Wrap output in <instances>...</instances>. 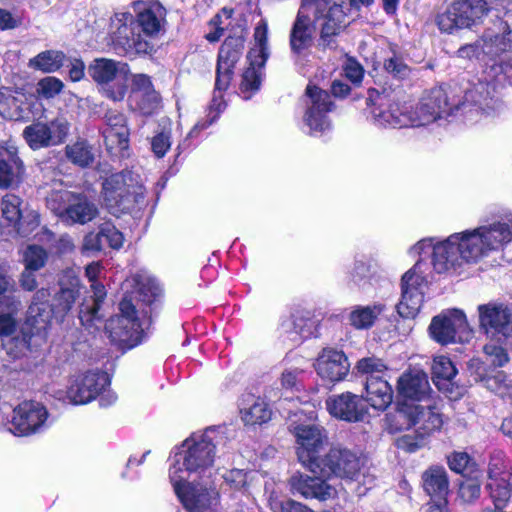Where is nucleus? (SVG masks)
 I'll return each instance as SVG.
<instances>
[{
	"label": "nucleus",
	"mask_w": 512,
	"mask_h": 512,
	"mask_svg": "<svg viewBox=\"0 0 512 512\" xmlns=\"http://www.w3.org/2000/svg\"><path fill=\"white\" fill-rule=\"evenodd\" d=\"M224 479L232 488L240 490L247 484L248 473L241 469H233L224 475Z\"/></svg>",
	"instance_id": "obj_63"
},
{
	"label": "nucleus",
	"mask_w": 512,
	"mask_h": 512,
	"mask_svg": "<svg viewBox=\"0 0 512 512\" xmlns=\"http://www.w3.org/2000/svg\"><path fill=\"white\" fill-rule=\"evenodd\" d=\"M390 432L396 433L414 428L418 438L439 431L443 425L441 414L435 407L420 404H403L389 416Z\"/></svg>",
	"instance_id": "obj_12"
},
{
	"label": "nucleus",
	"mask_w": 512,
	"mask_h": 512,
	"mask_svg": "<svg viewBox=\"0 0 512 512\" xmlns=\"http://www.w3.org/2000/svg\"><path fill=\"white\" fill-rule=\"evenodd\" d=\"M269 56L268 22L261 19L254 28L253 46L247 55L249 66L243 72L240 83V93L245 100L260 89L262 70Z\"/></svg>",
	"instance_id": "obj_15"
},
{
	"label": "nucleus",
	"mask_w": 512,
	"mask_h": 512,
	"mask_svg": "<svg viewBox=\"0 0 512 512\" xmlns=\"http://www.w3.org/2000/svg\"><path fill=\"white\" fill-rule=\"evenodd\" d=\"M511 41L512 31L509 25L497 18L478 40L461 46L457 50V56L470 61L486 62L507 50Z\"/></svg>",
	"instance_id": "obj_13"
},
{
	"label": "nucleus",
	"mask_w": 512,
	"mask_h": 512,
	"mask_svg": "<svg viewBox=\"0 0 512 512\" xmlns=\"http://www.w3.org/2000/svg\"><path fill=\"white\" fill-rule=\"evenodd\" d=\"M493 89L491 83L478 81L473 88L466 90L461 107L450 103L446 91L441 88H433L425 94L419 104L413 111L407 107V117L392 122L394 125H408V127L425 126L443 117L452 114L453 109H465L467 103L473 105L479 104L482 100L488 98Z\"/></svg>",
	"instance_id": "obj_5"
},
{
	"label": "nucleus",
	"mask_w": 512,
	"mask_h": 512,
	"mask_svg": "<svg viewBox=\"0 0 512 512\" xmlns=\"http://www.w3.org/2000/svg\"><path fill=\"white\" fill-rule=\"evenodd\" d=\"M129 72V66L126 63L105 58L96 59L89 67L90 76L102 85L120 78L126 80Z\"/></svg>",
	"instance_id": "obj_37"
},
{
	"label": "nucleus",
	"mask_w": 512,
	"mask_h": 512,
	"mask_svg": "<svg viewBox=\"0 0 512 512\" xmlns=\"http://www.w3.org/2000/svg\"><path fill=\"white\" fill-rule=\"evenodd\" d=\"M51 421L47 408L36 401H24L13 409L8 430L15 436H30L44 432Z\"/></svg>",
	"instance_id": "obj_24"
},
{
	"label": "nucleus",
	"mask_w": 512,
	"mask_h": 512,
	"mask_svg": "<svg viewBox=\"0 0 512 512\" xmlns=\"http://www.w3.org/2000/svg\"><path fill=\"white\" fill-rule=\"evenodd\" d=\"M483 352L488 362L494 367H502L509 361L506 350L496 344L489 343L483 347Z\"/></svg>",
	"instance_id": "obj_57"
},
{
	"label": "nucleus",
	"mask_w": 512,
	"mask_h": 512,
	"mask_svg": "<svg viewBox=\"0 0 512 512\" xmlns=\"http://www.w3.org/2000/svg\"><path fill=\"white\" fill-rule=\"evenodd\" d=\"M468 368L471 375H474V380L484 382L486 388L493 393L502 398L512 396V385L504 372L498 371L492 376L487 375L486 368L479 359L470 360Z\"/></svg>",
	"instance_id": "obj_35"
},
{
	"label": "nucleus",
	"mask_w": 512,
	"mask_h": 512,
	"mask_svg": "<svg viewBox=\"0 0 512 512\" xmlns=\"http://www.w3.org/2000/svg\"><path fill=\"white\" fill-rule=\"evenodd\" d=\"M481 483L474 478L462 481L459 485L458 496L465 503H472L479 498Z\"/></svg>",
	"instance_id": "obj_56"
},
{
	"label": "nucleus",
	"mask_w": 512,
	"mask_h": 512,
	"mask_svg": "<svg viewBox=\"0 0 512 512\" xmlns=\"http://www.w3.org/2000/svg\"><path fill=\"white\" fill-rule=\"evenodd\" d=\"M385 310L386 306L382 303L356 306L349 315L350 324L356 329H369Z\"/></svg>",
	"instance_id": "obj_43"
},
{
	"label": "nucleus",
	"mask_w": 512,
	"mask_h": 512,
	"mask_svg": "<svg viewBox=\"0 0 512 512\" xmlns=\"http://www.w3.org/2000/svg\"><path fill=\"white\" fill-rule=\"evenodd\" d=\"M385 70L395 77L403 78L408 75L409 68L400 56L393 55L384 62Z\"/></svg>",
	"instance_id": "obj_60"
},
{
	"label": "nucleus",
	"mask_w": 512,
	"mask_h": 512,
	"mask_svg": "<svg viewBox=\"0 0 512 512\" xmlns=\"http://www.w3.org/2000/svg\"><path fill=\"white\" fill-rule=\"evenodd\" d=\"M134 17L129 12L115 13L110 22V39L118 55L134 57L148 54L153 45L134 32Z\"/></svg>",
	"instance_id": "obj_19"
},
{
	"label": "nucleus",
	"mask_w": 512,
	"mask_h": 512,
	"mask_svg": "<svg viewBox=\"0 0 512 512\" xmlns=\"http://www.w3.org/2000/svg\"><path fill=\"white\" fill-rule=\"evenodd\" d=\"M371 117L375 125L383 128H403L408 125H394L392 122L397 121L403 117H407V106H400L399 104H391L384 107L382 103L374 106L371 109Z\"/></svg>",
	"instance_id": "obj_41"
},
{
	"label": "nucleus",
	"mask_w": 512,
	"mask_h": 512,
	"mask_svg": "<svg viewBox=\"0 0 512 512\" xmlns=\"http://www.w3.org/2000/svg\"><path fill=\"white\" fill-rule=\"evenodd\" d=\"M79 296V280L73 276L68 287H64L61 281V290L56 295L54 306V314L63 317L74 305Z\"/></svg>",
	"instance_id": "obj_45"
},
{
	"label": "nucleus",
	"mask_w": 512,
	"mask_h": 512,
	"mask_svg": "<svg viewBox=\"0 0 512 512\" xmlns=\"http://www.w3.org/2000/svg\"><path fill=\"white\" fill-rule=\"evenodd\" d=\"M128 282L133 284L139 300L149 306L147 311L151 314V305L161 295V288L156 280L144 274H135Z\"/></svg>",
	"instance_id": "obj_42"
},
{
	"label": "nucleus",
	"mask_w": 512,
	"mask_h": 512,
	"mask_svg": "<svg viewBox=\"0 0 512 512\" xmlns=\"http://www.w3.org/2000/svg\"><path fill=\"white\" fill-rule=\"evenodd\" d=\"M424 491L434 500H447L449 481L445 468L432 466L422 474Z\"/></svg>",
	"instance_id": "obj_39"
},
{
	"label": "nucleus",
	"mask_w": 512,
	"mask_h": 512,
	"mask_svg": "<svg viewBox=\"0 0 512 512\" xmlns=\"http://www.w3.org/2000/svg\"><path fill=\"white\" fill-rule=\"evenodd\" d=\"M24 173V164L13 144L0 147V189L18 186Z\"/></svg>",
	"instance_id": "obj_33"
},
{
	"label": "nucleus",
	"mask_w": 512,
	"mask_h": 512,
	"mask_svg": "<svg viewBox=\"0 0 512 512\" xmlns=\"http://www.w3.org/2000/svg\"><path fill=\"white\" fill-rule=\"evenodd\" d=\"M493 89L491 83L478 81L473 88L466 90L461 107L450 103L446 91L441 88H433L425 94L419 104L413 111L407 107V117L392 122L394 125H408V127L425 126L443 117L452 114L453 109H465L467 103L473 105L479 104L482 100L488 98Z\"/></svg>",
	"instance_id": "obj_6"
},
{
	"label": "nucleus",
	"mask_w": 512,
	"mask_h": 512,
	"mask_svg": "<svg viewBox=\"0 0 512 512\" xmlns=\"http://www.w3.org/2000/svg\"><path fill=\"white\" fill-rule=\"evenodd\" d=\"M0 115L9 120H18L21 117L19 100L7 87L0 88Z\"/></svg>",
	"instance_id": "obj_49"
},
{
	"label": "nucleus",
	"mask_w": 512,
	"mask_h": 512,
	"mask_svg": "<svg viewBox=\"0 0 512 512\" xmlns=\"http://www.w3.org/2000/svg\"><path fill=\"white\" fill-rule=\"evenodd\" d=\"M315 412L297 410L289 413V430L293 433L297 444V455L300 462L309 471H319V452L323 448L326 436L324 430L313 422Z\"/></svg>",
	"instance_id": "obj_10"
},
{
	"label": "nucleus",
	"mask_w": 512,
	"mask_h": 512,
	"mask_svg": "<svg viewBox=\"0 0 512 512\" xmlns=\"http://www.w3.org/2000/svg\"><path fill=\"white\" fill-rule=\"evenodd\" d=\"M5 305L7 312L0 314V336L3 338L5 346H10L9 353L14 357L23 355L31 349V340L33 331L28 323H25L19 331L16 329V321L13 316L21 305V302L15 298L6 297L0 301V306Z\"/></svg>",
	"instance_id": "obj_22"
},
{
	"label": "nucleus",
	"mask_w": 512,
	"mask_h": 512,
	"mask_svg": "<svg viewBox=\"0 0 512 512\" xmlns=\"http://www.w3.org/2000/svg\"><path fill=\"white\" fill-rule=\"evenodd\" d=\"M50 209L70 224H86L98 215L97 206L81 193L55 191L47 198Z\"/></svg>",
	"instance_id": "obj_17"
},
{
	"label": "nucleus",
	"mask_w": 512,
	"mask_h": 512,
	"mask_svg": "<svg viewBox=\"0 0 512 512\" xmlns=\"http://www.w3.org/2000/svg\"><path fill=\"white\" fill-rule=\"evenodd\" d=\"M493 89L491 83L478 81L473 88L466 90L461 107L450 103L446 91L441 88H433L425 94L419 104L413 111L407 107V117L392 122L394 125H408V127L425 126L443 117L452 114L453 109H465L467 103L473 105L479 104L482 100L488 98Z\"/></svg>",
	"instance_id": "obj_4"
},
{
	"label": "nucleus",
	"mask_w": 512,
	"mask_h": 512,
	"mask_svg": "<svg viewBox=\"0 0 512 512\" xmlns=\"http://www.w3.org/2000/svg\"><path fill=\"white\" fill-rule=\"evenodd\" d=\"M1 223L11 231L25 235L38 227L40 220L36 210L28 207L16 194L6 193L1 199Z\"/></svg>",
	"instance_id": "obj_25"
},
{
	"label": "nucleus",
	"mask_w": 512,
	"mask_h": 512,
	"mask_svg": "<svg viewBox=\"0 0 512 512\" xmlns=\"http://www.w3.org/2000/svg\"><path fill=\"white\" fill-rule=\"evenodd\" d=\"M480 329L487 337L502 342L512 336V312L502 303H488L478 307Z\"/></svg>",
	"instance_id": "obj_27"
},
{
	"label": "nucleus",
	"mask_w": 512,
	"mask_h": 512,
	"mask_svg": "<svg viewBox=\"0 0 512 512\" xmlns=\"http://www.w3.org/2000/svg\"><path fill=\"white\" fill-rule=\"evenodd\" d=\"M102 266L99 262H93L87 265L85 274L91 282V290L93 295L89 301L80 305L79 319L85 326H92L95 320H98L100 305L106 297V290L104 285L98 281L102 273Z\"/></svg>",
	"instance_id": "obj_29"
},
{
	"label": "nucleus",
	"mask_w": 512,
	"mask_h": 512,
	"mask_svg": "<svg viewBox=\"0 0 512 512\" xmlns=\"http://www.w3.org/2000/svg\"><path fill=\"white\" fill-rule=\"evenodd\" d=\"M173 490L187 512H217L219 493L212 476L170 481Z\"/></svg>",
	"instance_id": "obj_14"
},
{
	"label": "nucleus",
	"mask_w": 512,
	"mask_h": 512,
	"mask_svg": "<svg viewBox=\"0 0 512 512\" xmlns=\"http://www.w3.org/2000/svg\"><path fill=\"white\" fill-rule=\"evenodd\" d=\"M101 196L108 211L119 216L144 204L145 188L138 174L124 170L103 179Z\"/></svg>",
	"instance_id": "obj_9"
},
{
	"label": "nucleus",
	"mask_w": 512,
	"mask_h": 512,
	"mask_svg": "<svg viewBox=\"0 0 512 512\" xmlns=\"http://www.w3.org/2000/svg\"><path fill=\"white\" fill-rule=\"evenodd\" d=\"M428 266L419 260L408 270L401 280V299L397 312L403 318H415L424 302L427 287L426 271Z\"/></svg>",
	"instance_id": "obj_21"
},
{
	"label": "nucleus",
	"mask_w": 512,
	"mask_h": 512,
	"mask_svg": "<svg viewBox=\"0 0 512 512\" xmlns=\"http://www.w3.org/2000/svg\"><path fill=\"white\" fill-rule=\"evenodd\" d=\"M151 322L147 310H143L140 316L131 299L124 297L119 303V313L106 322L105 328L113 342L130 349L142 342Z\"/></svg>",
	"instance_id": "obj_11"
},
{
	"label": "nucleus",
	"mask_w": 512,
	"mask_h": 512,
	"mask_svg": "<svg viewBox=\"0 0 512 512\" xmlns=\"http://www.w3.org/2000/svg\"><path fill=\"white\" fill-rule=\"evenodd\" d=\"M490 482L512 481V467L501 455H495L489 463Z\"/></svg>",
	"instance_id": "obj_51"
},
{
	"label": "nucleus",
	"mask_w": 512,
	"mask_h": 512,
	"mask_svg": "<svg viewBox=\"0 0 512 512\" xmlns=\"http://www.w3.org/2000/svg\"><path fill=\"white\" fill-rule=\"evenodd\" d=\"M470 457L466 452H454L448 456V465L456 473H463L468 467Z\"/></svg>",
	"instance_id": "obj_64"
},
{
	"label": "nucleus",
	"mask_w": 512,
	"mask_h": 512,
	"mask_svg": "<svg viewBox=\"0 0 512 512\" xmlns=\"http://www.w3.org/2000/svg\"><path fill=\"white\" fill-rule=\"evenodd\" d=\"M302 131L312 137H322L332 130L328 113L334 109L330 94L316 86L308 85L303 98Z\"/></svg>",
	"instance_id": "obj_16"
},
{
	"label": "nucleus",
	"mask_w": 512,
	"mask_h": 512,
	"mask_svg": "<svg viewBox=\"0 0 512 512\" xmlns=\"http://www.w3.org/2000/svg\"><path fill=\"white\" fill-rule=\"evenodd\" d=\"M326 406L330 415L350 423L362 421L367 413L361 397L351 392L329 397Z\"/></svg>",
	"instance_id": "obj_31"
},
{
	"label": "nucleus",
	"mask_w": 512,
	"mask_h": 512,
	"mask_svg": "<svg viewBox=\"0 0 512 512\" xmlns=\"http://www.w3.org/2000/svg\"><path fill=\"white\" fill-rule=\"evenodd\" d=\"M429 389L428 377L422 371L404 373L398 380V391L406 398L421 400Z\"/></svg>",
	"instance_id": "obj_40"
},
{
	"label": "nucleus",
	"mask_w": 512,
	"mask_h": 512,
	"mask_svg": "<svg viewBox=\"0 0 512 512\" xmlns=\"http://www.w3.org/2000/svg\"><path fill=\"white\" fill-rule=\"evenodd\" d=\"M137 21L142 31L148 36H154L159 33L162 23L161 7L155 5L140 12Z\"/></svg>",
	"instance_id": "obj_48"
},
{
	"label": "nucleus",
	"mask_w": 512,
	"mask_h": 512,
	"mask_svg": "<svg viewBox=\"0 0 512 512\" xmlns=\"http://www.w3.org/2000/svg\"><path fill=\"white\" fill-rule=\"evenodd\" d=\"M63 87L64 84L60 79L47 76L38 82L36 91L42 98L51 99L58 95Z\"/></svg>",
	"instance_id": "obj_55"
},
{
	"label": "nucleus",
	"mask_w": 512,
	"mask_h": 512,
	"mask_svg": "<svg viewBox=\"0 0 512 512\" xmlns=\"http://www.w3.org/2000/svg\"><path fill=\"white\" fill-rule=\"evenodd\" d=\"M105 127L102 130L104 144L110 153L115 155L127 150L129 145V129L124 114L109 110L105 114Z\"/></svg>",
	"instance_id": "obj_30"
},
{
	"label": "nucleus",
	"mask_w": 512,
	"mask_h": 512,
	"mask_svg": "<svg viewBox=\"0 0 512 512\" xmlns=\"http://www.w3.org/2000/svg\"><path fill=\"white\" fill-rule=\"evenodd\" d=\"M300 368H287L281 374V385L285 389L299 390L300 386V375L302 374Z\"/></svg>",
	"instance_id": "obj_61"
},
{
	"label": "nucleus",
	"mask_w": 512,
	"mask_h": 512,
	"mask_svg": "<svg viewBox=\"0 0 512 512\" xmlns=\"http://www.w3.org/2000/svg\"><path fill=\"white\" fill-rule=\"evenodd\" d=\"M64 59L65 55L62 52L47 50L31 58L29 67L44 73H52L64 65Z\"/></svg>",
	"instance_id": "obj_46"
},
{
	"label": "nucleus",
	"mask_w": 512,
	"mask_h": 512,
	"mask_svg": "<svg viewBox=\"0 0 512 512\" xmlns=\"http://www.w3.org/2000/svg\"><path fill=\"white\" fill-rule=\"evenodd\" d=\"M314 368L323 381L336 383L344 380L348 375L350 363L342 350L326 347L318 354Z\"/></svg>",
	"instance_id": "obj_28"
},
{
	"label": "nucleus",
	"mask_w": 512,
	"mask_h": 512,
	"mask_svg": "<svg viewBox=\"0 0 512 512\" xmlns=\"http://www.w3.org/2000/svg\"><path fill=\"white\" fill-rule=\"evenodd\" d=\"M310 15L320 26L319 45L323 48H334L335 36L346 26V14L342 5L336 1L302 0L290 33V47L296 54H301L312 44L314 27Z\"/></svg>",
	"instance_id": "obj_2"
},
{
	"label": "nucleus",
	"mask_w": 512,
	"mask_h": 512,
	"mask_svg": "<svg viewBox=\"0 0 512 512\" xmlns=\"http://www.w3.org/2000/svg\"><path fill=\"white\" fill-rule=\"evenodd\" d=\"M126 80H122V78L117 80L115 85H112L111 82L102 86L103 93L106 97L112 99L113 101H121L124 99L126 94Z\"/></svg>",
	"instance_id": "obj_62"
},
{
	"label": "nucleus",
	"mask_w": 512,
	"mask_h": 512,
	"mask_svg": "<svg viewBox=\"0 0 512 512\" xmlns=\"http://www.w3.org/2000/svg\"><path fill=\"white\" fill-rule=\"evenodd\" d=\"M221 439L220 432L215 428L192 433L171 452L169 481H188L191 478L212 476L216 447Z\"/></svg>",
	"instance_id": "obj_3"
},
{
	"label": "nucleus",
	"mask_w": 512,
	"mask_h": 512,
	"mask_svg": "<svg viewBox=\"0 0 512 512\" xmlns=\"http://www.w3.org/2000/svg\"><path fill=\"white\" fill-rule=\"evenodd\" d=\"M101 229L105 246L113 249L122 247L124 241L123 234L113 224L105 222L101 224Z\"/></svg>",
	"instance_id": "obj_58"
},
{
	"label": "nucleus",
	"mask_w": 512,
	"mask_h": 512,
	"mask_svg": "<svg viewBox=\"0 0 512 512\" xmlns=\"http://www.w3.org/2000/svg\"><path fill=\"white\" fill-rule=\"evenodd\" d=\"M65 156L69 162L80 168L90 167L95 161V152L86 140H78L65 147Z\"/></svg>",
	"instance_id": "obj_44"
},
{
	"label": "nucleus",
	"mask_w": 512,
	"mask_h": 512,
	"mask_svg": "<svg viewBox=\"0 0 512 512\" xmlns=\"http://www.w3.org/2000/svg\"><path fill=\"white\" fill-rule=\"evenodd\" d=\"M289 483L294 495L298 494L306 499L325 501L336 494L333 486L317 476L296 473L290 478Z\"/></svg>",
	"instance_id": "obj_32"
},
{
	"label": "nucleus",
	"mask_w": 512,
	"mask_h": 512,
	"mask_svg": "<svg viewBox=\"0 0 512 512\" xmlns=\"http://www.w3.org/2000/svg\"><path fill=\"white\" fill-rule=\"evenodd\" d=\"M428 331L430 337L441 345L467 343L473 337L466 315L459 309H447L434 316Z\"/></svg>",
	"instance_id": "obj_20"
},
{
	"label": "nucleus",
	"mask_w": 512,
	"mask_h": 512,
	"mask_svg": "<svg viewBox=\"0 0 512 512\" xmlns=\"http://www.w3.org/2000/svg\"><path fill=\"white\" fill-rule=\"evenodd\" d=\"M129 105L131 109L138 111L142 115L150 116L159 108L160 96L156 91L147 93L131 92Z\"/></svg>",
	"instance_id": "obj_47"
},
{
	"label": "nucleus",
	"mask_w": 512,
	"mask_h": 512,
	"mask_svg": "<svg viewBox=\"0 0 512 512\" xmlns=\"http://www.w3.org/2000/svg\"><path fill=\"white\" fill-rule=\"evenodd\" d=\"M490 8L485 0H456L437 17L442 32L453 33L482 23Z\"/></svg>",
	"instance_id": "obj_18"
},
{
	"label": "nucleus",
	"mask_w": 512,
	"mask_h": 512,
	"mask_svg": "<svg viewBox=\"0 0 512 512\" xmlns=\"http://www.w3.org/2000/svg\"><path fill=\"white\" fill-rule=\"evenodd\" d=\"M490 496L497 508H505L512 497V481L490 482Z\"/></svg>",
	"instance_id": "obj_52"
},
{
	"label": "nucleus",
	"mask_w": 512,
	"mask_h": 512,
	"mask_svg": "<svg viewBox=\"0 0 512 512\" xmlns=\"http://www.w3.org/2000/svg\"><path fill=\"white\" fill-rule=\"evenodd\" d=\"M54 314V306L51 307L46 302H32L28 309V320L26 323L32 326L38 325L37 329L44 327Z\"/></svg>",
	"instance_id": "obj_50"
},
{
	"label": "nucleus",
	"mask_w": 512,
	"mask_h": 512,
	"mask_svg": "<svg viewBox=\"0 0 512 512\" xmlns=\"http://www.w3.org/2000/svg\"><path fill=\"white\" fill-rule=\"evenodd\" d=\"M69 130V122L64 117H56L50 121L32 122L23 129L22 137L28 147L36 151L64 143Z\"/></svg>",
	"instance_id": "obj_23"
},
{
	"label": "nucleus",
	"mask_w": 512,
	"mask_h": 512,
	"mask_svg": "<svg viewBox=\"0 0 512 512\" xmlns=\"http://www.w3.org/2000/svg\"><path fill=\"white\" fill-rule=\"evenodd\" d=\"M109 385L110 379L105 372L99 370L79 372L71 376L66 395L72 404H87L105 392Z\"/></svg>",
	"instance_id": "obj_26"
},
{
	"label": "nucleus",
	"mask_w": 512,
	"mask_h": 512,
	"mask_svg": "<svg viewBox=\"0 0 512 512\" xmlns=\"http://www.w3.org/2000/svg\"><path fill=\"white\" fill-rule=\"evenodd\" d=\"M512 241V214L473 229L453 233L442 241L424 238L409 249L411 256L431 252V264L437 273L476 263Z\"/></svg>",
	"instance_id": "obj_1"
},
{
	"label": "nucleus",
	"mask_w": 512,
	"mask_h": 512,
	"mask_svg": "<svg viewBox=\"0 0 512 512\" xmlns=\"http://www.w3.org/2000/svg\"><path fill=\"white\" fill-rule=\"evenodd\" d=\"M244 49V39L241 36L228 37L220 47L216 68V81L213 98L209 106L208 120L199 121L189 132L187 138L179 144L178 149L187 148V141L194 137L199 131L213 124L225 108L223 92L231 83L234 74V67L239 61Z\"/></svg>",
	"instance_id": "obj_7"
},
{
	"label": "nucleus",
	"mask_w": 512,
	"mask_h": 512,
	"mask_svg": "<svg viewBox=\"0 0 512 512\" xmlns=\"http://www.w3.org/2000/svg\"><path fill=\"white\" fill-rule=\"evenodd\" d=\"M321 477L335 476L353 488L358 496H363L374 484V476L365 468L362 459L352 450L333 447L320 459L319 471H312Z\"/></svg>",
	"instance_id": "obj_8"
},
{
	"label": "nucleus",
	"mask_w": 512,
	"mask_h": 512,
	"mask_svg": "<svg viewBox=\"0 0 512 512\" xmlns=\"http://www.w3.org/2000/svg\"><path fill=\"white\" fill-rule=\"evenodd\" d=\"M241 420L245 425H262L272 416L269 404L260 396L251 393L242 395L239 402Z\"/></svg>",
	"instance_id": "obj_34"
},
{
	"label": "nucleus",
	"mask_w": 512,
	"mask_h": 512,
	"mask_svg": "<svg viewBox=\"0 0 512 512\" xmlns=\"http://www.w3.org/2000/svg\"><path fill=\"white\" fill-rule=\"evenodd\" d=\"M47 251L38 245H29L23 254L25 268L38 271L47 262Z\"/></svg>",
	"instance_id": "obj_53"
},
{
	"label": "nucleus",
	"mask_w": 512,
	"mask_h": 512,
	"mask_svg": "<svg viewBox=\"0 0 512 512\" xmlns=\"http://www.w3.org/2000/svg\"><path fill=\"white\" fill-rule=\"evenodd\" d=\"M365 391L366 401L376 410L384 411L392 403L393 390L383 376L367 377Z\"/></svg>",
	"instance_id": "obj_38"
},
{
	"label": "nucleus",
	"mask_w": 512,
	"mask_h": 512,
	"mask_svg": "<svg viewBox=\"0 0 512 512\" xmlns=\"http://www.w3.org/2000/svg\"><path fill=\"white\" fill-rule=\"evenodd\" d=\"M356 369L358 373L372 377L382 376L387 370V366L380 358L371 356L360 359L356 364Z\"/></svg>",
	"instance_id": "obj_54"
},
{
	"label": "nucleus",
	"mask_w": 512,
	"mask_h": 512,
	"mask_svg": "<svg viewBox=\"0 0 512 512\" xmlns=\"http://www.w3.org/2000/svg\"><path fill=\"white\" fill-rule=\"evenodd\" d=\"M457 369L446 356H436L432 363V380L437 388L450 398L456 399L461 392L454 391V378Z\"/></svg>",
	"instance_id": "obj_36"
},
{
	"label": "nucleus",
	"mask_w": 512,
	"mask_h": 512,
	"mask_svg": "<svg viewBox=\"0 0 512 512\" xmlns=\"http://www.w3.org/2000/svg\"><path fill=\"white\" fill-rule=\"evenodd\" d=\"M171 147L170 133L160 132L151 139V149L157 158L165 156L166 152Z\"/></svg>",
	"instance_id": "obj_59"
}]
</instances>
